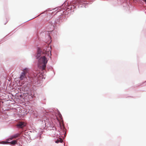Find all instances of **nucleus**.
Listing matches in <instances>:
<instances>
[{"instance_id": "nucleus-1", "label": "nucleus", "mask_w": 146, "mask_h": 146, "mask_svg": "<svg viewBox=\"0 0 146 146\" xmlns=\"http://www.w3.org/2000/svg\"><path fill=\"white\" fill-rule=\"evenodd\" d=\"M51 52L48 47H46L42 52L40 49L38 50L36 57L38 59V65L42 70H44L48 62L47 57H50Z\"/></svg>"}, {"instance_id": "nucleus-2", "label": "nucleus", "mask_w": 146, "mask_h": 146, "mask_svg": "<svg viewBox=\"0 0 146 146\" xmlns=\"http://www.w3.org/2000/svg\"><path fill=\"white\" fill-rule=\"evenodd\" d=\"M29 71V69L28 68H26L24 69L23 72L21 73L20 77V79L21 80H23L26 77L25 75L27 72Z\"/></svg>"}, {"instance_id": "nucleus-3", "label": "nucleus", "mask_w": 146, "mask_h": 146, "mask_svg": "<svg viewBox=\"0 0 146 146\" xmlns=\"http://www.w3.org/2000/svg\"><path fill=\"white\" fill-rule=\"evenodd\" d=\"M26 125V123L22 122H20L17 124V126L20 128H22Z\"/></svg>"}, {"instance_id": "nucleus-4", "label": "nucleus", "mask_w": 146, "mask_h": 146, "mask_svg": "<svg viewBox=\"0 0 146 146\" xmlns=\"http://www.w3.org/2000/svg\"><path fill=\"white\" fill-rule=\"evenodd\" d=\"M7 143H10L11 144H12V145H14L16 144L17 143V141L14 140H13L11 142H7Z\"/></svg>"}, {"instance_id": "nucleus-5", "label": "nucleus", "mask_w": 146, "mask_h": 146, "mask_svg": "<svg viewBox=\"0 0 146 146\" xmlns=\"http://www.w3.org/2000/svg\"><path fill=\"white\" fill-rule=\"evenodd\" d=\"M63 141V140L61 138H59L55 142L56 143H62Z\"/></svg>"}, {"instance_id": "nucleus-6", "label": "nucleus", "mask_w": 146, "mask_h": 146, "mask_svg": "<svg viewBox=\"0 0 146 146\" xmlns=\"http://www.w3.org/2000/svg\"><path fill=\"white\" fill-rule=\"evenodd\" d=\"M19 134H16L15 135H13V138L15 139L17 137L19 136Z\"/></svg>"}, {"instance_id": "nucleus-7", "label": "nucleus", "mask_w": 146, "mask_h": 146, "mask_svg": "<svg viewBox=\"0 0 146 146\" xmlns=\"http://www.w3.org/2000/svg\"><path fill=\"white\" fill-rule=\"evenodd\" d=\"M85 0H77V2L80 3H83L84 1Z\"/></svg>"}, {"instance_id": "nucleus-8", "label": "nucleus", "mask_w": 146, "mask_h": 146, "mask_svg": "<svg viewBox=\"0 0 146 146\" xmlns=\"http://www.w3.org/2000/svg\"><path fill=\"white\" fill-rule=\"evenodd\" d=\"M14 138H13V135L11 136L10 138H9V139H7V140L8 141H10L11 140L13 139H14Z\"/></svg>"}, {"instance_id": "nucleus-9", "label": "nucleus", "mask_w": 146, "mask_h": 146, "mask_svg": "<svg viewBox=\"0 0 146 146\" xmlns=\"http://www.w3.org/2000/svg\"><path fill=\"white\" fill-rule=\"evenodd\" d=\"M60 117H62L61 115H60Z\"/></svg>"}, {"instance_id": "nucleus-10", "label": "nucleus", "mask_w": 146, "mask_h": 146, "mask_svg": "<svg viewBox=\"0 0 146 146\" xmlns=\"http://www.w3.org/2000/svg\"><path fill=\"white\" fill-rule=\"evenodd\" d=\"M6 23H5V24Z\"/></svg>"}]
</instances>
